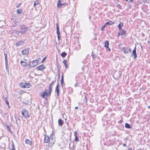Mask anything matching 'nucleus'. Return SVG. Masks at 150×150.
Here are the masks:
<instances>
[{
  "label": "nucleus",
  "mask_w": 150,
  "mask_h": 150,
  "mask_svg": "<svg viewBox=\"0 0 150 150\" xmlns=\"http://www.w3.org/2000/svg\"><path fill=\"white\" fill-rule=\"evenodd\" d=\"M55 141V138L54 134H51L50 136V139L49 143L48 144V146L52 147V145L54 144Z\"/></svg>",
  "instance_id": "nucleus-1"
},
{
  "label": "nucleus",
  "mask_w": 150,
  "mask_h": 150,
  "mask_svg": "<svg viewBox=\"0 0 150 150\" xmlns=\"http://www.w3.org/2000/svg\"><path fill=\"white\" fill-rule=\"evenodd\" d=\"M28 30V28L24 25L21 26L18 32L21 34L25 33Z\"/></svg>",
  "instance_id": "nucleus-2"
},
{
  "label": "nucleus",
  "mask_w": 150,
  "mask_h": 150,
  "mask_svg": "<svg viewBox=\"0 0 150 150\" xmlns=\"http://www.w3.org/2000/svg\"><path fill=\"white\" fill-rule=\"evenodd\" d=\"M21 113L22 115L25 118H27L30 117L28 111L25 109H23L21 111Z\"/></svg>",
  "instance_id": "nucleus-3"
},
{
  "label": "nucleus",
  "mask_w": 150,
  "mask_h": 150,
  "mask_svg": "<svg viewBox=\"0 0 150 150\" xmlns=\"http://www.w3.org/2000/svg\"><path fill=\"white\" fill-rule=\"evenodd\" d=\"M39 61L38 60H34L30 62L28 65L30 67V69L31 67H34L38 65Z\"/></svg>",
  "instance_id": "nucleus-4"
},
{
  "label": "nucleus",
  "mask_w": 150,
  "mask_h": 150,
  "mask_svg": "<svg viewBox=\"0 0 150 150\" xmlns=\"http://www.w3.org/2000/svg\"><path fill=\"white\" fill-rule=\"evenodd\" d=\"M55 82H56V80L53 81L51 83H50L49 85V90H48V94L49 95H50L51 93L53 86H54V83H55Z\"/></svg>",
  "instance_id": "nucleus-5"
},
{
  "label": "nucleus",
  "mask_w": 150,
  "mask_h": 150,
  "mask_svg": "<svg viewBox=\"0 0 150 150\" xmlns=\"http://www.w3.org/2000/svg\"><path fill=\"white\" fill-rule=\"evenodd\" d=\"M122 50L125 54H128L129 52L131 51V49L129 47H123L122 48Z\"/></svg>",
  "instance_id": "nucleus-6"
},
{
  "label": "nucleus",
  "mask_w": 150,
  "mask_h": 150,
  "mask_svg": "<svg viewBox=\"0 0 150 150\" xmlns=\"http://www.w3.org/2000/svg\"><path fill=\"white\" fill-rule=\"evenodd\" d=\"M131 56L132 57L134 56L133 59H135L137 57V56L136 54V47H135L134 50H133L132 53L131 54Z\"/></svg>",
  "instance_id": "nucleus-7"
},
{
  "label": "nucleus",
  "mask_w": 150,
  "mask_h": 150,
  "mask_svg": "<svg viewBox=\"0 0 150 150\" xmlns=\"http://www.w3.org/2000/svg\"><path fill=\"white\" fill-rule=\"evenodd\" d=\"M46 68L44 64H42L36 67L35 69L38 70L42 71Z\"/></svg>",
  "instance_id": "nucleus-8"
},
{
  "label": "nucleus",
  "mask_w": 150,
  "mask_h": 150,
  "mask_svg": "<svg viewBox=\"0 0 150 150\" xmlns=\"http://www.w3.org/2000/svg\"><path fill=\"white\" fill-rule=\"evenodd\" d=\"M29 48H27L23 50L22 52V54L23 55L28 54L29 53Z\"/></svg>",
  "instance_id": "nucleus-9"
},
{
  "label": "nucleus",
  "mask_w": 150,
  "mask_h": 150,
  "mask_svg": "<svg viewBox=\"0 0 150 150\" xmlns=\"http://www.w3.org/2000/svg\"><path fill=\"white\" fill-rule=\"evenodd\" d=\"M48 90H46L45 92H42V94L41 95V96L43 98H45V96L47 97L48 95V92H47Z\"/></svg>",
  "instance_id": "nucleus-10"
},
{
  "label": "nucleus",
  "mask_w": 150,
  "mask_h": 150,
  "mask_svg": "<svg viewBox=\"0 0 150 150\" xmlns=\"http://www.w3.org/2000/svg\"><path fill=\"white\" fill-rule=\"evenodd\" d=\"M60 88L59 87V83H58L57 84V86L56 87V91L57 92V96H59V91H60Z\"/></svg>",
  "instance_id": "nucleus-11"
},
{
  "label": "nucleus",
  "mask_w": 150,
  "mask_h": 150,
  "mask_svg": "<svg viewBox=\"0 0 150 150\" xmlns=\"http://www.w3.org/2000/svg\"><path fill=\"white\" fill-rule=\"evenodd\" d=\"M44 141L45 143H49V141L50 139V137L48 136L45 135Z\"/></svg>",
  "instance_id": "nucleus-12"
},
{
  "label": "nucleus",
  "mask_w": 150,
  "mask_h": 150,
  "mask_svg": "<svg viewBox=\"0 0 150 150\" xmlns=\"http://www.w3.org/2000/svg\"><path fill=\"white\" fill-rule=\"evenodd\" d=\"M24 43V41L23 40H21L17 42L16 44V46H19L22 45V44H23Z\"/></svg>",
  "instance_id": "nucleus-13"
},
{
  "label": "nucleus",
  "mask_w": 150,
  "mask_h": 150,
  "mask_svg": "<svg viewBox=\"0 0 150 150\" xmlns=\"http://www.w3.org/2000/svg\"><path fill=\"white\" fill-rule=\"evenodd\" d=\"M5 67L6 69V71L8 72V73H9V70L8 68V61H5Z\"/></svg>",
  "instance_id": "nucleus-14"
},
{
  "label": "nucleus",
  "mask_w": 150,
  "mask_h": 150,
  "mask_svg": "<svg viewBox=\"0 0 150 150\" xmlns=\"http://www.w3.org/2000/svg\"><path fill=\"white\" fill-rule=\"evenodd\" d=\"M57 6L58 8H61L62 7V4L60 0L58 1L57 3Z\"/></svg>",
  "instance_id": "nucleus-15"
},
{
  "label": "nucleus",
  "mask_w": 150,
  "mask_h": 150,
  "mask_svg": "<svg viewBox=\"0 0 150 150\" xmlns=\"http://www.w3.org/2000/svg\"><path fill=\"white\" fill-rule=\"evenodd\" d=\"M25 143L26 144H29L30 146L32 145V142L28 139H26L25 141Z\"/></svg>",
  "instance_id": "nucleus-16"
},
{
  "label": "nucleus",
  "mask_w": 150,
  "mask_h": 150,
  "mask_svg": "<svg viewBox=\"0 0 150 150\" xmlns=\"http://www.w3.org/2000/svg\"><path fill=\"white\" fill-rule=\"evenodd\" d=\"M64 83V74H63L62 73V75L61 76V86L62 87L63 86Z\"/></svg>",
  "instance_id": "nucleus-17"
},
{
  "label": "nucleus",
  "mask_w": 150,
  "mask_h": 150,
  "mask_svg": "<svg viewBox=\"0 0 150 150\" xmlns=\"http://www.w3.org/2000/svg\"><path fill=\"white\" fill-rule=\"evenodd\" d=\"M115 23V22L112 21H109V22H107L105 23V25H112L114 24Z\"/></svg>",
  "instance_id": "nucleus-18"
},
{
  "label": "nucleus",
  "mask_w": 150,
  "mask_h": 150,
  "mask_svg": "<svg viewBox=\"0 0 150 150\" xmlns=\"http://www.w3.org/2000/svg\"><path fill=\"white\" fill-rule=\"evenodd\" d=\"M123 25V23L122 22L120 23L118 25V27L119 29V30L120 31V30L122 29V27Z\"/></svg>",
  "instance_id": "nucleus-19"
},
{
  "label": "nucleus",
  "mask_w": 150,
  "mask_h": 150,
  "mask_svg": "<svg viewBox=\"0 0 150 150\" xmlns=\"http://www.w3.org/2000/svg\"><path fill=\"white\" fill-rule=\"evenodd\" d=\"M104 44L105 45L104 46L106 48V49H107V47H108L109 46V42L108 41L106 40L104 42Z\"/></svg>",
  "instance_id": "nucleus-20"
},
{
  "label": "nucleus",
  "mask_w": 150,
  "mask_h": 150,
  "mask_svg": "<svg viewBox=\"0 0 150 150\" xmlns=\"http://www.w3.org/2000/svg\"><path fill=\"white\" fill-rule=\"evenodd\" d=\"M63 121L61 119H59L58 121V123L59 126H62L63 125Z\"/></svg>",
  "instance_id": "nucleus-21"
},
{
  "label": "nucleus",
  "mask_w": 150,
  "mask_h": 150,
  "mask_svg": "<svg viewBox=\"0 0 150 150\" xmlns=\"http://www.w3.org/2000/svg\"><path fill=\"white\" fill-rule=\"evenodd\" d=\"M121 33V35H122L126 34V31L123 30L122 29L120 30V31Z\"/></svg>",
  "instance_id": "nucleus-22"
},
{
  "label": "nucleus",
  "mask_w": 150,
  "mask_h": 150,
  "mask_svg": "<svg viewBox=\"0 0 150 150\" xmlns=\"http://www.w3.org/2000/svg\"><path fill=\"white\" fill-rule=\"evenodd\" d=\"M25 88H29L31 87V85L29 83H25Z\"/></svg>",
  "instance_id": "nucleus-23"
},
{
  "label": "nucleus",
  "mask_w": 150,
  "mask_h": 150,
  "mask_svg": "<svg viewBox=\"0 0 150 150\" xmlns=\"http://www.w3.org/2000/svg\"><path fill=\"white\" fill-rule=\"evenodd\" d=\"M20 63L21 65L23 67L25 66L27 64V63L26 62L22 61H21V62Z\"/></svg>",
  "instance_id": "nucleus-24"
},
{
  "label": "nucleus",
  "mask_w": 150,
  "mask_h": 150,
  "mask_svg": "<svg viewBox=\"0 0 150 150\" xmlns=\"http://www.w3.org/2000/svg\"><path fill=\"white\" fill-rule=\"evenodd\" d=\"M125 127L126 128L128 129H131L132 127L128 123H126L125 124Z\"/></svg>",
  "instance_id": "nucleus-25"
},
{
  "label": "nucleus",
  "mask_w": 150,
  "mask_h": 150,
  "mask_svg": "<svg viewBox=\"0 0 150 150\" xmlns=\"http://www.w3.org/2000/svg\"><path fill=\"white\" fill-rule=\"evenodd\" d=\"M56 29L57 30V34L60 33V32H59V26L58 24H56Z\"/></svg>",
  "instance_id": "nucleus-26"
},
{
  "label": "nucleus",
  "mask_w": 150,
  "mask_h": 150,
  "mask_svg": "<svg viewBox=\"0 0 150 150\" xmlns=\"http://www.w3.org/2000/svg\"><path fill=\"white\" fill-rule=\"evenodd\" d=\"M67 55V53L65 52L62 53L61 56L63 57H64Z\"/></svg>",
  "instance_id": "nucleus-27"
},
{
  "label": "nucleus",
  "mask_w": 150,
  "mask_h": 150,
  "mask_svg": "<svg viewBox=\"0 0 150 150\" xmlns=\"http://www.w3.org/2000/svg\"><path fill=\"white\" fill-rule=\"evenodd\" d=\"M15 119L16 120V123L17 124L18 120V121H19V122L21 121L20 118L19 117H16V116L15 117Z\"/></svg>",
  "instance_id": "nucleus-28"
},
{
  "label": "nucleus",
  "mask_w": 150,
  "mask_h": 150,
  "mask_svg": "<svg viewBox=\"0 0 150 150\" xmlns=\"http://www.w3.org/2000/svg\"><path fill=\"white\" fill-rule=\"evenodd\" d=\"M19 85L22 88H25V83H21L19 84Z\"/></svg>",
  "instance_id": "nucleus-29"
},
{
  "label": "nucleus",
  "mask_w": 150,
  "mask_h": 150,
  "mask_svg": "<svg viewBox=\"0 0 150 150\" xmlns=\"http://www.w3.org/2000/svg\"><path fill=\"white\" fill-rule=\"evenodd\" d=\"M11 146L12 148L11 149V150H16L15 148V146L13 142H12Z\"/></svg>",
  "instance_id": "nucleus-30"
},
{
  "label": "nucleus",
  "mask_w": 150,
  "mask_h": 150,
  "mask_svg": "<svg viewBox=\"0 0 150 150\" xmlns=\"http://www.w3.org/2000/svg\"><path fill=\"white\" fill-rule=\"evenodd\" d=\"M17 13L19 14H20L22 13V10L21 9H18L17 10Z\"/></svg>",
  "instance_id": "nucleus-31"
},
{
  "label": "nucleus",
  "mask_w": 150,
  "mask_h": 150,
  "mask_svg": "<svg viewBox=\"0 0 150 150\" xmlns=\"http://www.w3.org/2000/svg\"><path fill=\"white\" fill-rule=\"evenodd\" d=\"M39 4V0H36L34 3V6L35 7V6L36 5Z\"/></svg>",
  "instance_id": "nucleus-32"
},
{
  "label": "nucleus",
  "mask_w": 150,
  "mask_h": 150,
  "mask_svg": "<svg viewBox=\"0 0 150 150\" xmlns=\"http://www.w3.org/2000/svg\"><path fill=\"white\" fill-rule=\"evenodd\" d=\"M116 74H117L118 75V77H117V78H118V77H119V78H120V76L121 75V72H117L116 74H114V75H115Z\"/></svg>",
  "instance_id": "nucleus-33"
},
{
  "label": "nucleus",
  "mask_w": 150,
  "mask_h": 150,
  "mask_svg": "<svg viewBox=\"0 0 150 150\" xmlns=\"http://www.w3.org/2000/svg\"><path fill=\"white\" fill-rule=\"evenodd\" d=\"M5 102H6V104L8 106V107L9 108L10 107L9 106V102H8V100H7L6 98H5Z\"/></svg>",
  "instance_id": "nucleus-34"
},
{
  "label": "nucleus",
  "mask_w": 150,
  "mask_h": 150,
  "mask_svg": "<svg viewBox=\"0 0 150 150\" xmlns=\"http://www.w3.org/2000/svg\"><path fill=\"white\" fill-rule=\"evenodd\" d=\"M67 61L66 60H64L63 61V63L64 64V65L65 66H66V67L67 68V65L66 64V63H67Z\"/></svg>",
  "instance_id": "nucleus-35"
},
{
  "label": "nucleus",
  "mask_w": 150,
  "mask_h": 150,
  "mask_svg": "<svg viewBox=\"0 0 150 150\" xmlns=\"http://www.w3.org/2000/svg\"><path fill=\"white\" fill-rule=\"evenodd\" d=\"M5 56V61H7V54H6L5 52L4 53Z\"/></svg>",
  "instance_id": "nucleus-36"
},
{
  "label": "nucleus",
  "mask_w": 150,
  "mask_h": 150,
  "mask_svg": "<svg viewBox=\"0 0 150 150\" xmlns=\"http://www.w3.org/2000/svg\"><path fill=\"white\" fill-rule=\"evenodd\" d=\"M57 37H58V40H60V38H61V37L60 36V33L57 34Z\"/></svg>",
  "instance_id": "nucleus-37"
},
{
  "label": "nucleus",
  "mask_w": 150,
  "mask_h": 150,
  "mask_svg": "<svg viewBox=\"0 0 150 150\" xmlns=\"http://www.w3.org/2000/svg\"><path fill=\"white\" fill-rule=\"evenodd\" d=\"M75 141L76 142H79V139L77 136L75 137Z\"/></svg>",
  "instance_id": "nucleus-38"
},
{
  "label": "nucleus",
  "mask_w": 150,
  "mask_h": 150,
  "mask_svg": "<svg viewBox=\"0 0 150 150\" xmlns=\"http://www.w3.org/2000/svg\"><path fill=\"white\" fill-rule=\"evenodd\" d=\"M106 25H105V24L101 28V30L102 31H103V29L105 28Z\"/></svg>",
  "instance_id": "nucleus-39"
},
{
  "label": "nucleus",
  "mask_w": 150,
  "mask_h": 150,
  "mask_svg": "<svg viewBox=\"0 0 150 150\" xmlns=\"http://www.w3.org/2000/svg\"><path fill=\"white\" fill-rule=\"evenodd\" d=\"M47 58V57L46 56L45 57H44L43 59L42 62H41V63H43L44 61Z\"/></svg>",
  "instance_id": "nucleus-40"
},
{
  "label": "nucleus",
  "mask_w": 150,
  "mask_h": 150,
  "mask_svg": "<svg viewBox=\"0 0 150 150\" xmlns=\"http://www.w3.org/2000/svg\"><path fill=\"white\" fill-rule=\"evenodd\" d=\"M84 99L85 100V103H87V99L86 96H85Z\"/></svg>",
  "instance_id": "nucleus-41"
},
{
  "label": "nucleus",
  "mask_w": 150,
  "mask_h": 150,
  "mask_svg": "<svg viewBox=\"0 0 150 150\" xmlns=\"http://www.w3.org/2000/svg\"><path fill=\"white\" fill-rule=\"evenodd\" d=\"M62 4V6H64H64H67L68 5V4L67 3H65Z\"/></svg>",
  "instance_id": "nucleus-42"
},
{
  "label": "nucleus",
  "mask_w": 150,
  "mask_h": 150,
  "mask_svg": "<svg viewBox=\"0 0 150 150\" xmlns=\"http://www.w3.org/2000/svg\"><path fill=\"white\" fill-rule=\"evenodd\" d=\"M92 57L93 59H94L96 57V55L95 54H94V55H92Z\"/></svg>",
  "instance_id": "nucleus-43"
},
{
  "label": "nucleus",
  "mask_w": 150,
  "mask_h": 150,
  "mask_svg": "<svg viewBox=\"0 0 150 150\" xmlns=\"http://www.w3.org/2000/svg\"><path fill=\"white\" fill-rule=\"evenodd\" d=\"M77 132L76 131H75L74 133V135L75 136V137H76V136H77Z\"/></svg>",
  "instance_id": "nucleus-44"
},
{
  "label": "nucleus",
  "mask_w": 150,
  "mask_h": 150,
  "mask_svg": "<svg viewBox=\"0 0 150 150\" xmlns=\"http://www.w3.org/2000/svg\"><path fill=\"white\" fill-rule=\"evenodd\" d=\"M107 49L109 52H110L111 51V50L109 48V46L108 47H107Z\"/></svg>",
  "instance_id": "nucleus-45"
},
{
  "label": "nucleus",
  "mask_w": 150,
  "mask_h": 150,
  "mask_svg": "<svg viewBox=\"0 0 150 150\" xmlns=\"http://www.w3.org/2000/svg\"><path fill=\"white\" fill-rule=\"evenodd\" d=\"M148 43V45H150V39H149L148 41H147Z\"/></svg>",
  "instance_id": "nucleus-46"
},
{
  "label": "nucleus",
  "mask_w": 150,
  "mask_h": 150,
  "mask_svg": "<svg viewBox=\"0 0 150 150\" xmlns=\"http://www.w3.org/2000/svg\"><path fill=\"white\" fill-rule=\"evenodd\" d=\"M7 129L8 131H11L10 128L9 127H7Z\"/></svg>",
  "instance_id": "nucleus-47"
},
{
  "label": "nucleus",
  "mask_w": 150,
  "mask_h": 150,
  "mask_svg": "<svg viewBox=\"0 0 150 150\" xmlns=\"http://www.w3.org/2000/svg\"><path fill=\"white\" fill-rule=\"evenodd\" d=\"M120 35H121V33H120L119 32L118 34L117 37H119Z\"/></svg>",
  "instance_id": "nucleus-48"
},
{
  "label": "nucleus",
  "mask_w": 150,
  "mask_h": 150,
  "mask_svg": "<svg viewBox=\"0 0 150 150\" xmlns=\"http://www.w3.org/2000/svg\"><path fill=\"white\" fill-rule=\"evenodd\" d=\"M146 0H143V2L144 3H146Z\"/></svg>",
  "instance_id": "nucleus-49"
},
{
  "label": "nucleus",
  "mask_w": 150,
  "mask_h": 150,
  "mask_svg": "<svg viewBox=\"0 0 150 150\" xmlns=\"http://www.w3.org/2000/svg\"><path fill=\"white\" fill-rule=\"evenodd\" d=\"M78 86V85L76 83L75 84V85H74V86L75 87H77V86Z\"/></svg>",
  "instance_id": "nucleus-50"
},
{
  "label": "nucleus",
  "mask_w": 150,
  "mask_h": 150,
  "mask_svg": "<svg viewBox=\"0 0 150 150\" xmlns=\"http://www.w3.org/2000/svg\"><path fill=\"white\" fill-rule=\"evenodd\" d=\"M123 146H126V144L125 143L123 144Z\"/></svg>",
  "instance_id": "nucleus-51"
},
{
  "label": "nucleus",
  "mask_w": 150,
  "mask_h": 150,
  "mask_svg": "<svg viewBox=\"0 0 150 150\" xmlns=\"http://www.w3.org/2000/svg\"><path fill=\"white\" fill-rule=\"evenodd\" d=\"M78 108V107H76L75 108V109H77Z\"/></svg>",
  "instance_id": "nucleus-52"
},
{
  "label": "nucleus",
  "mask_w": 150,
  "mask_h": 150,
  "mask_svg": "<svg viewBox=\"0 0 150 150\" xmlns=\"http://www.w3.org/2000/svg\"><path fill=\"white\" fill-rule=\"evenodd\" d=\"M133 1V0H129V2H132Z\"/></svg>",
  "instance_id": "nucleus-53"
},
{
  "label": "nucleus",
  "mask_w": 150,
  "mask_h": 150,
  "mask_svg": "<svg viewBox=\"0 0 150 150\" xmlns=\"http://www.w3.org/2000/svg\"><path fill=\"white\" fill-rule=\"evenodd\" d=\"M70 150H73L74 148H70Z\"/></svg>",
  "instance_id": "nucleus-54"
},
{
  "label": "nucleus",
  "mask_w": 150,
  "mask_h": 150,
  "mask_svg": "<svg viewBox=\"0 0 150 150\" xmlns=\"http://www.w3.org/2000/svg\"><path fill=\"white\" fill-rule=\"evenodd\" d=\"M119 122H121V123H122V120H120L119 121Z\"/></svg>",
  "instance_id": "nucleus-55"
},
{
  "label": "nucleus",
  "mask_w": 150,
  "mask_h": 150,
  "mask_svg": "<svg viewBox=\"0 0 150 150\" xmlns=\"http://www.w3.org/2000/svg\"><path fill=\"white\" fill-rule=\"evenodd\" d=\"M19 7V5L17 6H16V8H18V7Z\"/></svg>",
  "instance_id": "nucleus-56"
},
{
  "label": "nucleus",
  "mask_w": 150,
  "mask_h": 150,
  "mask_svg": "<svg viewBox=\"0 0 150 150\" xmlns=\"http://www.w3.org/2000/svg\"><path fill=\"white\" fill-rule=\"evenodd\" d=\"M147 108H150V106H148Z\"/></svg>",
  "instance_id": "nucleus-57"
},
{
  "label": "nucleus",
  "mask_w": 150,
  "mask_h": 150,
  "mask_svg": "<svg viewBox=\"0 0 150 150\" xmlns=\"http://www.w3.org/2000/svg\"><path fill=\"white\" fill-rule=\"evenodd\" d=\"M58 75L59 78L60 75H59V73L58 74Z\"/></svg>",
  "instance_id": "nucleus-58"
},
{
  "label": "nucleus",
  "mask_w": 150,
  "mask_h": 150,
  "mask_svg": "<svg viewBox=\"0 0 150 150\" xmlns=\"http://www.w3.org/2000/svg\"><path fill=\"white\" fill-rule=\"evenodd\" d=\"M94 55V54H93V52H92V54H91V56H92V55Z\"/></svg>",
  "instance_id": "nucleus-59"
},
{
  "label": "nucleus",
  "mask_w": 150,
  "mask_h": 150,
  "mask_svg": "<svg viewBox=\"0 0 150 150\" xmlns=\"http://www.w3.org/2000/svg\"><path fill=\"white\" fill-rule=\"evenodd\" d=\"M129 150H132V149L131 148H130L129 149Z\"/></svg>",
  "instance_id": "nucleus-60"
},
{
  "label": "nucleus",
  "mask_w": 150,
  "mask_h": 150,
  "mask_svg": "<svg viewBox=\"0 0 150 150\" xmlns=\"http://www.w3.org/2000/svg\"><path fill=\"white\" fill-rule=\"evenodd\" d=\"M96 39H97L96 38H94V40H96Z\"/></svg>",
  "instance_id": "nucleus-61"
},
{
  "label": "nucleus",
  "mask_w": 150,
  "mask_h": 150,
  "mask_svg": "<svg viewBox=\"0 0 150 150\" xmlns=\"http://www.w3.org/2000/svg\"><path fill=\"white\" fill-rule=\"evenodd\" d=\"M125 1H128V0H125Z\"/></svg>",
  "instance_id": "nucleus-62"
},
{
  "label": "nucleus",
  "mask_w": 150,
  "mask_h": 150,
  "mask_svg": "<svg viewBox=\"0 0 150 150\" xmlns=\"http://www.w3.org/2000/svg\"><path fill=\"white\" fill-rule=\"evenodd\" d=\"M91 18V17H90H90H89V18Z\"/></svg>",
  "instance_id": "nucleus-63"
},
{
  "label": "nucleus",
  "mask_w": 150,
  "mask_h": 150,
  "mask_svg": "<svg viewBox=\"0 0 150 150\" xmlns=\"http://www.w3.org/2000/svg\"><path fill=\"white\" fill-rule=\"evenodd\" d=\"M1 102V100H0V102Z\"/></svg>",
  "instance_id": "nucleus-64"
}]
</instances>
